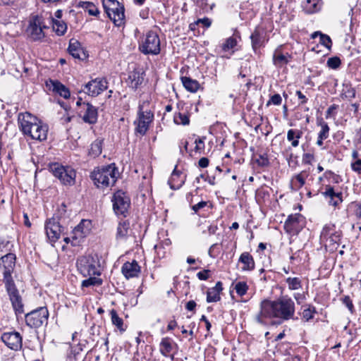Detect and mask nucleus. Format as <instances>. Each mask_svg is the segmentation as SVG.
<instances>
[{
  "label": "nucleus",
  "instance_id": "1",
  "mask_svg": "<svg viewBox=\"0 0 361 361\" xmlns=\"http://www.w3.org/2000/svg\"><path fill=\"white\" fill-rule=\"evenodd\" d=\"M295 302L288 295H283L274 301L264 300L261 302L260 311L256 316V321L266 324L265 318H279L288 320L295 314Z\"/></svg>",
  "mask_w": 361,
  "mask_h": 361
},
{
  "label": "nucleus",
  "instance_id": "2",
  "mask_svg": "<svg viewBox=\"0 0 361 361\" xmlns=\"http://www.w3.org/2000/svg\"><path fill=\"white\" fill-rule=\"evenodd\" d=\"M18 123L24 135L39 142L47 140L49 131L47 124L30 113L20 114Z\"/></svg>",
  "mask_w": 361,
  "mask_h": 361
},
{
  "label": "nucleus",
  "instance_id": "3",
  "mask_svg": "<svg viewBox=\"0 0 361 361\" xmlns=\"http://www.w3.org/2000/svg\"><path fill=\"white\" fill-rule=\"evenodd\" d=\"M117 168L114 164L94 169L90 175L98 188H106L114 185L116 180Z\"/></svg>",
  "mask_w": 361,
  "mask_h": 361
},
{
  "label": "nucleus",
  "instance_id": "4",
  "mask_svg": "<svg viewBox=\"0 0 361 361\" xmlns=\"http://www.w3.org/2000/svg\"><path fill=\"white\" fill-rule=\"evenodd\" d=\"M149 105V100L140 102L137 114V118L134 121L135 132L141 135H145L149 130V125L154 121V112L147 107Z\"/></svg>",
  "mask_w": 361,
  "mask_h": 361
},
{
  "label": "nucleus",
  "instance_id": "5",
  "mask_svg": "<svg viewBox=\"0 0 361 361\" xmlns=\"http://www.w3.org/2000/svg\"><path fill=\"white\" fill-rule=\"evenodd\" d=\"M77 267L79 272L84 276H100L102 269L97 255H86L79 257L77 260Z\"/></svg>",
  "mask_w": 361,
  "mask_h": 361
},
{
  "label": "nucleus",
  "instance_id": "6",
  "mask_svg": "<svg viewBox=\"0 0 361 361\" xmlns=\"http://www.w3.org/2000/svg\"><path fill=\"white\" fill-rule=\"evenodd\" d=\"M139 50L145 55H157L160 53V39L152 30L147 32L139 42Z\"/></svg>",
  "mask_w": 361,
  "mask_h": 361
},
{
  "label": "nucleus",
  "instance_id": "7",
  "mask_svg": "<svg viewBox=\"0 0 361 361\" xmlns=\"http://www.w3.org/2000/svg\"><path fill=\"white\" fill-rule=\"evenodd\" d=\"M49 171L64 185L71 186L75 183L76 172L71 166L53 163L49 165Z\"/></svg>",
  "mask_w": 361,
  "mask_h": 361
},
{
  "label": "nucleus",
  "instance_id": "8",
  "mask_svg": "<svg viewBox=\"0 0 361 361\" xmlns=\"http://www.w3.org/2000/svg\"><path fill=\"white\" fill-rule=\"evenodd\" d=\"M102 5L108 17L115 25L121 26L124 23V8L118 1L103 0Z\"/></svg>",
  "mask_w": 361,
  "mask_h": 361
},
{
  "label": "nucleus",
  "instance_id": "9",
  "mask_svg": "<svg viewBox=\"0 0 361 361\" xmlns=\"http://www.w3.org/2000/svg\"><path fill=\"white\" fill-rule=\"evenodd\" d=\"M25 317L28 326L38 328L44 324H47L49 311L46 307H40L26 314Z\"/></svg>",
  "mask_w": 361,
  "mask_h": 361
},
{
  "label": "nucleus",
  "instance_id": "10",
  "mask_svg": "<svg viewBox=\"0 0 361 361\" xmlns=\"http://www.w3.org/2000/svg\"><path fill=\"white\" fill-rule=\"evenodd\" d=\"M341 231L336 229L335 224L329 223L324 226L320 233V239L329 243V246H333V249H336V245L341 241Z\"/></svg>",
  "mask_w": 361,
  "mask_h": 361
},
{
  "label": "nucleus",
  "instance_id": "11",
  "mask_svg": "<svg viewBox=\"0 0 361 361\" xmlns=\"http://www.w3.org/2000/svg\"><path fill=\"white\" fill-rule=\"evenodd\" d=\"M16 255L7 253L0 257V270L3 271V282L4 284L14 282L11 274L16 266Z\"/></svg>",
  "mask_w": 361,
  "mask_h": 361
},
{
  "label": "nucleus",
  "instance_id": "12",
  "mask_svg": "<svg viewBox=\"0 0 361 361\" xmlns=\"http://www.w3.org/2000/svg\"><path fill=\"white\" fill-rule=\"evenodd\" d=\"M5 288L16 314L18 316L23 314L24 312V305L15 283H6Z\"/></svg>",
  "mask_w": 361,
  "mask_h": 361
},
{
  "label": "nucleus",
  "instance_id": "13",
  "mask_svg": "<svg viewBox=\"0 0 361 361\" xmlns=\"http://www.w3.org/2000/svg\"><path fill=\"white\" fill-rule=\"evenodd\" d=\"M305 226V219L301 214H290L284 223V230L290 235H298Z\"/></svg>",
  "mask_w": 361,
  "mask_h": 361
},
{
  "label": "nucleus",
  "instance_id": "14",
  "mask_svg": "<svg viewBox=\"0 0 361 361\" xmlns=\"http://www.w3.org/2000/svg\"><path fill=\"white\" fill-rule=\"evenodd\" d=\"M43 28H46V26L43 25L42 18L35 16L30 20L26 33L32 41H39L45 36Z\"/></svg>",
  "mask_w": 361,
  "mask_h": 361
},
{
  "label": "nucleus",
  "instance_id": "15",
  "mask_svg": "<svg viewBox=\"0 0 361 361\" xmlns=\"http://www.w3.org/2000/svg\"><path fill=\"white\" fill-rule=\"evenodd\" d=\"M112 202L116 214L126 217L130 204V198L124 192L118 191L114 194Z\"/></svg>",
  "mask_w": 361,
  "mask_h": 361
},
{
  "label": "nucleus",
  "instance_id": "16",
  "mask_svg": "<svg viewBox=\"0 0 361 361\" xmlns=\"http://www.w3.org/2000/svg\"><path fill=\"white\" fill-rule=\"evenodd\" d=\"M107 87L108 82L105 78H97L86 83L82 90L89 96L97 97L106 90Z\"/></svg>",
  "mask_w": 361,
  "mask_h": 361
},
{
  "label": "nucleus",
  "instance_id": "17",
  "mask_svg": "<svg viewBox=\"0 0 361 361\" xmlns=\"http://www.w3.org/2000/svg\"><path fill=\"white\" fill-rule=\"evenodd\" d=\"M44 229L48 240L54 243L60 238L64 228L60 225L57 219L51 218L46 221Z\"/></svg>",
  "mask_w": 361,
  "mask_h": 361
},
{
  "label": "nucleus",
  "instance_id": "18",
  "mask_svg": "<svg viewBox=\"0 0 361 361\" xmlns=\"http://www.w3.org/2000/svg\"><path fill=\"white\" fill-rule=\"evenodd\" d=\"M2 342L11 350L18 351L22 348L23 337L16 331L4 332L1 336Z\"/></svg>",
  "mask_w": 361,
  "mask_h": 361
},
{
  "label": "nucleus",
  "instance_id": "19",
  "mask_svg": "<svg viewBox=\"0 0 361 361\" xmlns=\"http://www.w3.org/2000/svg\"><path fill=\"white\" fill-rule=\"evenodd\" d=\"M79 114L84 122L87 123L94 124L97 121V109L90 103L84 102Z\"/></svg>",
  "mask_w": 361,
  "mask_h": 361
},
{
  "label": "nucleus",
  "instance_id": "20",
  "mask_svg": "<svg viewBox=\"0 0 361 361\" xmlns=\"http://www.w3.org/2000/svg\"><path fill=\"white\" fill-rule=\"evenodd\" d=\"M266 31L265 30L259 26H257L255 28L254 31L252 32L250 35V39L252 43V47L255 53H257V50L264 46L266 39Z\"/></svg>",
  "mask_w": 361,
  "mask_h": 361
},
{
  "label": "nucleus",
  "instance_id": "21",
  "mask_svg": "<svg viewBox=\"0 0 361 361\" xmlns=\"http://www.w3.org/2000/svg\"><path fill=\"white\" fill-rule=\"evenodd\" d=\"M145 73L140 68H135L128 73L126 82L134 90L138 89L144 82Z\"/></svg>",
  "mask_w": 361,
  "mask_h": 361
},
{
  "label": "nucleus",
  "instance_id": "22",
  "mask_svg": "<svg viewBox=\"0 0 361 361\" xmlns=\"http://www.w3.org/2000/svg\"><path fill=\"white\" fill-rule=\"evenodd\" d=\"M68 53L75 59L84 60L87 57V54L81 47L80 43L74 39H71L68 48Z\"/></svg>",
  "mask_w": 361,
  "mask_h": 361
},
{
  "label": "nucleus",
  "instance_id": "23",
  "mask_svg": "<svg viewBox=\"0 0 361 361\" xmlns=\"http://www.w3.org/2000/svg\"><path fill=\"white\" fill-rule=\"evenodd\" d=\"M121 272L127 279L137 277L140 272V267L135 260L126 262L121 267Z\"/></svg>",
  "mask_w": 361,
  "mask_h": 361
},
{
  "label": "nucleus",
  "instance_id": "24",
  "mask_svg": "<svg viewBox=\"0 0 361 361\" xmlns=\"http://www.w3.org/2000/svg\"><path fill=\"white\" fill-rule=\"evenodd\" d=\"M322 194L324 197L329 198V204L335 207L343 202L342 192H336L330 185L326 186L325 191Z\"/></svg>",
  "mask_w": 361,
  "mask_h": 361
},
{
  "label": "nucleus",
  "instance_id": "25",
  "mask_svg": "<svg viewBox=\"0 0 361 361\" xmlns=\"http://www.w3.org/2000/svg\"><path fill=\"white\" fill-rule=\"evenodd\" d=\"M177 166L175 167L173 171L168 183L172 190L179 189L185 181V176H182V172L176 169Z\"/></svg>",
  "mask_w": 361,
  "mask_h": 361
},
{
  "label": "nucleus",
  "instance_id": "26",
  "mask_svg": "<svg viewBox=\"0 0 361 361\" xmlns=\"http://www.w3.org/2000/svg\"><path fill=\"white\" fill-rule=\"evenodd\" d=\"M238 262L243 264L241 267L243 271H251L255 269L254 258L248 252H244L240 255Z\"/></svg>",
  "mask_w": 361,
  "mask_h": 361
},
{
  "label": "nucleus",
  "instance_id": "27",
  "mask_svg": "<svg viewBox=\"0 0 361 361\" xmlns=\"http://www.w3.org/2000/svg\"><path fill=\"white\" fill-rule=\"evenodd\" d=\"M223 290V284L221 281H218L215 286L209 288L207 291V302H216L221 300L220 293Z\"/></svg>",
  "mask_w": 361,
  "mask_h": 361
},
{
  "label": "nucleus",
  "instance_id": "28",
  "mask_svg": "<svg viewBox=\"0 0 361 361\" xmlns=\"http://www.w3.org/2000/svg\"><path fill=\"white\" fill-rule=\"evenodd\" d=\"M50 89L52 90L53 92L59 94L61 97L64 99H68L70 97L71 93L68 90L64 85H63L61 82L58 80H50Z\"/></svg>",
  "mask_w": 361,
  "mask_h": 361
},
{
  "label": "nucleus",
  "instance_id": "29",
  "mask_svg": "<svg viewBox=\"0 0 361 361\" xmlns=\"http://www.w3.org/2000/svg\"><path fill=\"white\" fill-rule=\"evenodd\" d=\"M291 58L288 53L283 54L279 49H276L273 54V63L275 66L281 68L286 66Z\"/></svg>",
  "mask_w": 361,
  "mask_h": 361
},
{
  "label": "nucleus",
  "instance_id": "30",
  "mask_svg": "<svg viewBox=\"0 0 361 361\" xmlns=\"http://www.w3.org/2000/svg\"><path fill=\"white\" fill-rule=\"evenodd\" d=\"M173 345H176L173 340L169 337L163 338L160 343V353L164 357H171V358L173 359V355H170V353L173 350Z\"/></svg>",
  "mask_w": 361,
  "mask_h": 361
},
{
  "label": "nucleus",
  "instance_id": "31",
  "mask_svg": "<svg viewBox=\"0 0 361 361\" xmlns=\"http://www.w3.org/2000/svg\"><path fill=\"white\" fill-rule=\"evenodd\" d=\"M303 133L299 129H289L287 132V140L290 142L293 147L299 146V140L302 137Z\"/></svg>",
  "mask_w": 361,
  "mask_h": 361
},
{
  "label": "nucleus",
  "instance_id": "32",
  "mask_svg": "<svg viewBox=\"0 0 361 361\" xmlns=\"http://www.w3.org/2000/svg\"><path fill=\"white\" fill-rule=\"evenodd\" d=\"M181 82L183 87L190 92H196L200 87L197 80L192 79L189 77H181Z\"/></svg>",
  "mask_w": 361,
  "mask_h": 361
},
{
  "label": "nucleus",
  "instance_id": "33",
  "mask_svg": "<svg viewBox=\"0 0 361 361\" xmlns=\"http://www.w3.org/2000/svg\"><path fill=\"white\" fill-rule=\"evenodd\" d=\"M90 222L82 220L76 227H75L73 230V239H82L84 238L90 232L89 228H85V224Z\"/></svg>",
  "mask_w": 361,
  "mask_h": 361
},
{
  "label": "nucleus",
  "instance_id": "34",
  "mask_svg": "<svg viewBox=\"0 0 361 361\" xmlns=\"http://www.w3.org/2000/svg\"><path fill=\"white\" fill-rule=\"evenodd\" d=\"M317 36H319V43L325 47L328 50H331L332 47V40L331 37L326 34H323L320 31H316L313 32L311 35V37L314 39Z\"/></svg>",
  "mask_w": 361,
  "mask_h": 361
},
{
  "label": "nucleus",
  "instance_id": "35",
  "mask_svg": "<svg viewBox=\"0 0 361 361\" xmlns=\"http://www.w3.org/2000/svg\"><path fill=\"white\" fill-rule=\"evenodd\" d=\"M322 4L320 0H307L304 5V10L307 13H314L320 11Z\"/></svg>",
  "mask_w": 361,
  "mask_h": 361
},
{
  "label": "nucleus",
  "instance_id": "36",
  "mask_svg": "<svg viewBox=\"0 0 361 361\" xmlns=\"http://www.w3.org/2000/svg\"><path fill=\"white\" fill-rule=\"evenodd\" d=\"M356 95V91L352 85L349 82L343 84V89L341 92V97L343 99H347L351 100L355 98Z\"/></svg>",
  "mask_w": 361,
  "mask_h": 361
},
{
  "label": "nucleus",
  "instance_id": "37",
  "mask_svg": "<svg viewBox=\"0 0 361 361\" xmlns=\"http://www.w3.org/2000/svg\"><path fill=\"white\" fill-rule=\"evenodd\" d=\"M307 175L305 172H301L296 175L291 182V187L293 190L300 189L305 183Z\"/></svg>",
  "mask_w": 361,
  "mask_h": 361
},
{
  "label": "nucleus",
  "instance_id": "38",
  "mask_svg": "<svg viewBox=\"0 0 361 361\" xmlns=\"http://www.w3.org/2000/svg\"><path fill=\"white\" fill-rule=\"evenodd\" d=\"M110 316L112 324L116 326L120 331H125L126 328L123 325V320L118 315V313L115 310L112 309L110 311Z\"/></svg>",
  "mask_w": 361,
  "mask_h": 361
},
{
  "label": "nucleus",
  "instance_id": "39",
  "mask_svg": "<svg viewBox=\"0 0 361 361\" xmlns=\"http://www.w3.org/2000/svg\"><path fill=\"white\" fill-rule=\"evenodd\" d=\"M129 223L126 221H120L116 232V238L117 239H123L125 238L128 235V230H129Z\"/></svg>",
  "mask_w": 361,
  "mask_h": 361
},
{
  "label": "nucleus",
  "instance_id": "40",
  "mask_svg": "<svg viewBox=\"0 0 361 361\" xmlns=\"http://www.w3.org/2000/svg\"><path fill=\"white\" fill-rule=\"evenodd\" d=\"M102 140L97 139L90 145L89 149V155L92 157H97L102 153Z\"/></svg>",
  "mask_w": 361,
  "mask_h": 361
},
{
  "label": "nucleus",
  "instance_id": "41",
  "mask_svg": "<svg viewBox=\"0 0 361 361\" xmlns=\"http://www.w3.org/2000/svg\"><path fill=\"white\" fill-rule=\"evenodd\" d=\"M53 30L59 36L63 35L67 30V25L65 22L61 20L52 19Z\"/></svg>",
  "mask_w": 361,
  "mask_h": 361
},
{
  "label": "nucleus",
  "instance_id": "42",
  "mask_svg": "<svg viewBox=\"0 0 361 361\" xmlns=\"http://www.w3.org/2000/svg\"><path fill=\"white\" fill-rule=\"evenodd\" d=\"M285 281L290 290H296L302 287V281L298 277H288Z\"/></svg>",
  "mask_w": 361,
  "mask_h": 361
},
{
  "label": "nucleus",
  "instance_id": "43",
  "mask_svg": "<svg viewBox=\"0 0 361 361\" xmlns=\"http://www.w3.org/2000/svg\"><path fill=\"white\" fill-rule=\"evenodd\" d=\"M303 307L305 308L302 312V319L306 322H309L310 319L314 318V314L317 313L316 308L312 305H304Z\"/></svg>",
  "mask_w": 361,
  "mask_h": 361
},
{
  "label": "nucleus",
  "instance_id": "44",
  "mask_svg": "<svg viewBox=\"0 0 361 361\" xmlns=\"http://www.w3.org/2000/svg\"><path fill=\"white\" fill-rule=\"evenodd\" d=\"M89 278L87 279L83 280L82 281V287H90V286H99L102 284V279L95 276H88Z\"/></svg>",
  "mask_w": 361,
  "mask_h": 361
},
{
  "label": "nucleus",
  "instance_id": "45",
  "mask_svg": "<svg viewBox=\"0 0 361 361\" xmlns=\"http://www.w3.org/2000/svg\"><path fill=\"white\" fill-rule=\"evenodd\" d=\"M173 121L177 125L187 126L190 123L189 116L180 112L176 113L173 116Z\"/></svg>",
  "mask_w": 361,
  "mask_h": 361
},
{
  "label": "nucleus",
  "instance_id": "46",
  "mask_svg": "<svg viewBox=\"0 0 361 361\" xmlns=\"http://www.w3.org/2000/svg\"><path fill=\"white\" fill-rule=\"evenodd\" d=\"M80 6L87 10L88 13L91 16H97L99 12L98 8L91 2L89 1H80Z\"/></svg>",
  "mask_w": 361,
  "mask_h": 361
},
{
  "label": "nucleus",
  "instance_id": "47",
  "mask_svg": "<svg viewBox=\"0 0 361 361\" xmlns=\"http://www.w3.org/2000/svg\"><path fill=\"white\" fill-rule=\"evenodd\" d=\"M324 177L329 182L335 184H338L342 182L343 179L341 176L334 173L331 171H326L324 173Z\"/></svg>",
  "mask_w": 361,
  "mask_h": 361
},
{
  "label": "nucleus",
  "instance_id": "48",
  "mask_svg": "<svg viewBox=\"0 0 361 361\" xmlns=\"http://www.w3.org/2000/svg\"><path fill=\"white\" fill-rule=\"evenodd\" d=\"M237 45L236 38L234 37H230L227 38L225 42L222 44L221 47L224 51H227Z\"/></svg>",
  "mask_w": 361,
  "mask_h": 361
},
{
  "label": "nucleus",
  "instance_id": "49",
  "mask_svg": "<svg viewBox=\"0 0 361 361\" xmlns=\"http://www.w3.org/2000/svg\"><path fill=\"white\" fill-rule=\"evenodd\" d=\"M235 290L238 295L243 296L246 294L248 290V286L245 281H239L236 283Z\"/></svg>",
  "mask_w": 361,
  "mask_h": 361
},
{
  "label": "nucleus",
  "instance_id": "50",
  "mask_svg": "<svg viewBox=\"0 0 361 361\" xmlns=\"http://www.w3.org/2000/svg\"><path fill=\"white\" fill-rule=\"evenodd\" d=\"M319 125L321 126L322 128L318 134V137L321 139H326L329 137L330 130L328 123L321 121Z\"/></svg>",
  "mask_w": 361,
  "mask_h": 361
},
{
  "label": "nucleus",
  "instance_id": "51",
  "mask_svg": "<svg viewBox=\"0 0 361 361\" xmlns=\"http://www.w3.org/2000/svg\"><path fill=\"white\" fill-rule=\"evenodd\" d=\"M326 65L329 68L337 69L341 65V61L338 56H333L328 59Z\"/></svg>",
  "mask_w": 361,
  "mask_h": 361
},
{
  "label": "nucleus",
  "instance_id": "52",
  "mask_svg": "<svg viewBox=\"0 0 361 361\" xmlns=\"http://www.w3.org/2000/svg\"><path fill=\"white\" fill-rule=\"evenodd\" d=\"M256 163L258 166L265 167L269 165V161L267 154H259L256 159Z\"/></svg>",
  "mask_w": 361,
  "mask_h": 361
},
{
  "label": "nucleus",
  "instance_id": "53",
  "mask_svg": "<svg viewBox=\"0 0 361 361\" xmlns=\"http://www.w3.org/2000/svg\"><path fill=\"white\" fill-rule=\"evenodd\" d=\"M205 139L204 137H197L195 140V152L197 153H201L204 149V140Z\"/></svg>",
  "mask_w": 361,
  "mask_h": 361
},
{
  "label": "nucleus",
  "instance_id": "54",
  "mask_svg": "<svg viewBox=\"0 0 361 361\" xmlns=\"http://www.w3.org/2000/svg\"><path fill=\"white\" fill-rule=\"evenodd\" d=\"M282 102V98L279 94H275L270 97V99L267 102V106H269L271 104L279 106Z\"/></svg>",
  "mask_w": 361,
  "mask_h": 361
},
{
  "label": "nucleus",
  "instance_id": "55",
  "mask_svg": "<svg viewBox=\"0 0 361 361\" xmlns=\"http://www.w3.org/2000/svg\"><path fill=\"white\" fill-rule=\"evenodd\" d=\"M200 23H202L205 27L208 28L211 26L212 20L208 18H200L195 23L190 24V27L192 30L195 25H198Z\"/></svg>",
  "mask_w": 361,
  "mask_h": 361
},
{
  "label": "nucleus",
  "instance_id": "56",
  "mask_svg": "<svg viewBox=\"0 0 361 361\" xmlns=\"http://www.w3.org/2000/svg\"><path fill=\"white\" fill-rule=\"evenodd\" d=\"M218 230V226L216 224H211L207 226L206 229L202 231V233L209 234V235L215 234L216 231Z\"/></svg>",
  "mask_w": 361,
  "mask_h": 361
},
{
  "label": "nucleus",
  "instance_id": "57",
  "mask_svg": "<svg viewBox=\"0 0 361 361\" xmlns=\"http://www.w3.org/2000/svg\"><path fill=\"white\" fill-rule=\"evenodd\" d=\"M154 250L159 257H164L166 254L165 246H164L163 243H159L157 245H154Z\"/></svg>",
  "mask_w": 361,
  "mask_h": 361
},
{
  "label": "nucleus",
  "instance_id": "58",
  "mask_svg": "<svg viewBox=\"0 0 361 361\" xmlns=\"http://www.w3.org/2000/svg\"><path fill=\"white\" fill-rule=\"evenodd\" d=\"M343 303L348 307L351 313L354 311V305L350 298L348 295L345 296L343 300Z\"/></svg>",
  "mask_w": 361,
  "mask_h": 361
},
{
  "label": "nucleus",
  "instance_id": "59",
  "mask_svg": "<svg viewBox=\"0 0 361 361\" xmlns=\"http://www.w3.org/2000/svg\"><path fill=\"white\" fill-rule=\"evenodd\" d=\"M293 298L298 305H301L306 300L305 293H295L293 294Z\"/></svg>",
  "mask_w": 361,
  "mask_h": 361
},
{
  "label": "nucleus",
  "instance_id": "60",
  "mask_svg": "<svg viewBox=\"0 0 361 361\" xmlns=\"http://www.w3.org/2000/svg\"><path fill=\"white\" fill-rule=\"evenodd\" d=\"M314 159V157L313 154L305 153L302 155V163L305 164H311Z\"/></svg>",
  "mask_w": 361,
  "mask_h": 361
},
{
  "label": "nucleus",
  "instance_id": "61",
  "mask_svg": "<svg viewBox=\"0 0 361 361\" xmlns=\"http://www.w3.org/2000/svg\"><path fill=\"white\" fill-rule=\"evenodd\" d=\"M208 204V202L206 201H201L198 202L197 204H195L192 206V209L194 211L195 214H197L200 209L205 207Z\"/></svg>",
  "mask_w": 361,
  "mask_h": 361
},
{
  "label": "nucleus",
  "instance_id": "62",
  "mask_svg": "<svg viewBox=\"0 0 361 361\" xmlns=\"http://www.w3.org/2000/svg\"><path fill=\"white\" fill-rule=\"evenodd\" d=\"M351 168L353 171L357 172V173H361V160L357 159L354 163L351 164Z\"/></svg>",
  "mask_w": 361,
  "mask_h": 361
},
{
  "label": "nucleus",
  "instance_id": "63",
  "mask_svg": "<svg viewBox=\"0 0 361 361\" xmlns=\"http://www.w3.org/2000/svg\"><path fill=\"white\" fill-rule=\"evenodd\" d=\"M209 270L204 269L203 271H199L197 274V276L200 280H207L209 279Z\"/></svg>",
  "mask_w": 361,
  "mask_h": 361
},
{
  "label": "nucleus",
  "instance_id": "64",
  "mask_svg": "<svg viewBox=\"0 0 361 361\" xmlns=\"http://www.w3.org/2000/svg\"><path fill=\"white\" fill-rule=\"evenodd\" d=\"M355 207V215L357 218L361 219V201L353 203Z\"/></svg>",
  "mask_w": 361,
  "mask_h": 361
}]
</instances>
